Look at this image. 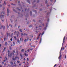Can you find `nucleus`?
I'll list each match as a JSON object with an SVG mask.
<instances>
[{
	"label": "nucleus",
	"instance_id": "nucleus-36",
	"mask_svg": "<svg viewBox=\"0 0 67 67\" xmlns=\"http://www.w3.org/2000/svg\"><path fill=\"white\" fill-rule=\"evenodd\" d=\"M29 23H30V22H29V21H28L27 23V24H29Z\"/></svg>",
	"mask_w": 67,
	"mask_h": 67
},
{
	"label": "nucleus",
	"instance_id": "nucleus-2",
	"mask_svg": "<svg viewBox=\"0 0 67 67\" xmlns=\"http://www.w3.org/2000/svg\"><path fill=\"white\" fill-rule=\"evenodd\" d=\"M14 8H15V7H13V11H14V12H15V13H17V11H16V10H15V9H14Z\"/></svg>",
	"mask_w": 67,
	"mask_h": 67
},
{
	"label": "nucleus",
	"instance_id": "nucleus-16",
	"mask_svg": "<svg viewBox=\"0 0 67 67\" xmlns=\"http://www.w3.org/2000/svg\"><path fill=\"white\" fill-rule=\"evenodd\" d=\"M41 41H42V38H41L40 40V42L39 44H40V43H41Z\"/></svg>",
	"mask_w": 67,
	"mask_h": 67
},
{
	"label": "nucleus",
	"instance_id": "nucleus-54",
	"mask_svg": "<svg viewBox=\"0 0 67 67\" xmlns=\"http://www.w3.org/2000/svg\"><path fill=\"white\" fill-rule=\"evenodd\" d=\"M27 61H29V59L28 58H27Z\"/></svg>",
	"mask_w": 67,
	"mask_h": 67
},
{
	"label": "nucleus",
	"instance_id": "nucleus-31",
	"mask_svg": "<svg viewBox=\"0 0 67 67\" xmlns=\"http://www.w3.org/2000/svg\"><path fill=\"white\" fill-rule=\"evenodd\" d=\"M44 34V31L42 33V35H43V34Z\"/></svg>",
	"mask_w": 67,
	"mask_h": 67
},
{
	"label": "nucleus",
	"instance_id": "nucleus-52",
	"mask_svg": "<svg viewBox=\"0 0 67 67\" xmlns=\"http://www.w3.org/2000/svg\"><path fill=\"white\" fill-rule=\"evenodd\" d=\"M5 9V8L4 7H3V10H4Z\"/></svg>",
	"mask_w": 67,
	"mask_h": 67
},
{
	"label": "nucleus",
	"instance_id": "nucleus-62",
	"mask_svg": "<svg viewBox=\"0 0 67 67\" xmlns=\"http://www.w3.org/2000/svg\"><path fill=\"white\" fill-rule=\"evenodd\" d=\"M10 63L12 64H13V62H11Z\"/></svg>",
	"mask_w": 67,
	"mask_h": 67
},
{
	"label": "nucleus",
	"instance_id": "nucleus-10",
	"mask_svg": "<svg viewBox=\"0 0 67 67\" xmlns=\"http://www.w3.org/2000/svg\"><path fill=\"white\" fill-rule=\"evenodd\" d=\"M16 9L18 10H19V11H21V10L20 9H19V7H17L16 8Z\"/></svg>",
	"mask_w": 67,
	"mask_h": 67
},
{
	"label": "nucleus",
	"instance_id": "nucleus-40",
	"mask_svg": "<svg viewBox=\"0 0 67 67\" xmlns=\"http://www.w3.org/2000/svg\"><path fill=\"white\" fill-rule=\"evenodd\" d=\"M27 51H28V52H30V49H28Z\"/></svg>",
	"mask_w": 67,
	"mask_h": 67
},
{
	"label": "nucleus",
	"instance_id": "nucleus-7",
	"mask_svg": "<svg viewBox=\"0 0 67 67\" xmlns=\"http://www.w3.org/2000/svg\"><path fill=\"white\" fill-rule=\"evenodd\" d=\"M33 12H35V13L36 14H37V12H36V11L35 10H33Z\"/></svg>",
	"mask_w": 67,
	"mask_h": 67
},
{
	"label": "nucleus",
	"instance_id": "nucleus-48",
	"mask_svg": "<svg viewBox=\"0 0 67 67\" xmlns=\"http://www.w3.org/2000/svg\"><path fill=\"white\" fill-rule=\"evenodd\" d=\"M7 42H6L5 43V45H7Z\"/></svg>",
	"mask_w": 67,
	"mask_h": 67
},
{
	"label": "nucleus",
	"instance_id": "nucleus-19",
	"mask_svg": "<svg viewBox=\"0 0 67 67\" xmlns=\"http://www.w3.org/2000/svg\"><path fill=\"white\" fill-rule=\"evenodd\" d=\"M48 25V23H46V27H47V26Z\"/></svg>",
	"mask_w": 67,
	"mask_h": 67
},
{
	"label": "nucleus",
	"instance_id": "nucleus-46",
	"mask_svg": "<svg viewBox=\"0 0 67 67\" xmlns=\"http://www.w3.org/2000/svg\"><path fill=\"white\" fill-rule=\"evenodd\" d=\"M13 66H16V64H15V65H13Z\"/></svg>",
	"mask_w": 67,
	"mask_h": 67
},
{
	"label": "nucleus",
	"instance_id": "nucleus-41",
	"mask_svg": "<svg viewBox=\"0 0 67 67\" xmlns=\"http://www.w3.org/2000/svg\"><path fill=\"white\" fill-rule=\"evenodd\" d=\"M20 2L19 1H18V3H20Z\"/></svg>",
	"mask_w": 67,
	"mask_h": 67
},
{
	"label": "nucleus",
	"instance_id": "nucleus-39",
	"mask_svg": "<svg viewBox=\"0 0 67 67\" xmlns=\"http://www.w3.org/2000/svg\"><path fill=\"white\" fill-rule=\"evenodd\" d=\"M49 19H48L47 20V22H49Z\"/></svg>",
	"mask_w": 67,
	"mask_h": 67
},
{
	"label": "nucleus",
	"instance_id": "nucleus-58",
	"mask_svg": "<svg viewBox=\"0 0 67 67\" xmlns=\"http://www.w3.org/2000/svg\"><path fill=\"white\" fill-rule=\"evenodd\" d=\"M19 34H17V37H19Z\"/></svg>",
	"mask_w": 67,
	"mask_h": 67
},
{
	"label": "nucleus",
	"instance_id": "nucleus-27",
	"mask_svg": "<svg viewBox=\"0 0 67 67\" xmlns=\"http://www.w3.org/2000/svg\"><path fill=\"white\" fill-rule=\"evenodd\" d=\"M2 27H3V26H1L0 27V29H2Z\"/></svg>",
	"mask_w": 67,
	"mask_h": 67
},
{
	"label": "nucleus",
	"instance_id": "nucleus-37",
	"mask_svg": "<svg viewBox=\"0 0 67 67\" xmlns=\"http://www.w3.org/2000/svg\"><path fill=\"white\" fill-rule=\"evenodd\" d=\"M29 37H27V39L26 40V41H29Z\"/></svg>",
	"mask_w": 67,
	"mask_h": 67
},
{
	"label": "nucleus",
	"instance_id": "nucleus-56",
	"mask_svg": "<svg viewBox=\"0 0 67 67\" xmlns=\"http://www.w3.org/2000/svg\"><path fill=\"white\" fill-rule=\"evenodd\" d=\"M41 34V33H40L39 34V35H38V36H39V37L40 36V35Z\"/></svg>",
	"mask_w": 67,
	"mask_h": 67
},
{
	"label": "nucleus",
	"instance_id": "nucleus-14",
	"mask_svg": "<svg viewBox=\"0 0 67 67\" xmlns=\"http://www.w3.org/2000/svg\"><path fill=\"white\" fill-rule=\"evenodd\" d=\"M9 49H10V50H12V47H11V46H10L9 47Z\"/></svg>",
	"mask_w": 67,
	"mask_h": 67
},
{
	"label": "nucleus",
	"instance_id": "nucleus-42",
	"mask_svg": "<svg viewBox=\"0 0 67 67\" xmlns=\"http://www.w3.org/2000/svg\"><path fill=\"white\" fill-rule=\"evenodd\" d=\"M26 39H25L24 41V42L25 43L26 42Z\"/></svg>",
	"mask_w": 67,
	"mask_h": 67
},
{
	"label": "nucleus",
	"instance_id": "nucleus-51",
	"mask_svg": "<svg viewBox=\"0 0 67 67\" xmlns=\"http://www.w3.org/2000/svg\"><path fill=\"white\" fill-rule=\"evenodd\" d=\"M13 45H15V43L14 42H13Z\"/></svg>",
	"mask_w": 67,
	"mask_h": 67
},
{
	"label": "nucleus",
	"instance_id": "nucleus-28",
	"mask_svg": "<svg viewBox=\"0 0 67 67\" xmlns=\"http://www.w3.org/2000/svg\"><path fill=\"white\" fill-rule=\"evenodd\" d=\"M10 21H11V22L12 23V22H13V20H12V19H10Z\"/></svg>",
	"mask_w": 67,
	"mask_h": 67
},
{
	"label": "nucleus",
	"instance_id": "nucleus-18",
	"mask_svg": "<svg viewBox=\"0 0 67 67\" xmlns=\"http://www.w3.org/2000/svg\"><path fill=\"white\" fill-rule=\"evenodd\" d=\"M29 27H32V25H29Z\"/></svg>",
	"mask_w": 67,
	"mask_h": 67
},
{
	"label": "nucleus",
	"instance_id": "nucleus-17",
	"mask_svg": "<svg viewBox=\"0 0 67 67\" xmlns=\"http://www.w3.org/2000/svg\"><path fill=\"white\" fill-rule=\"evenodd\" d=\"M16 34V31H15V32H14V35H15Z\"/></svg>",
	"mask_w": 67,
	"mask_h": 67
},
{
	"label": "nucleus",
	"instance_id": "nucleus-61",
	"mask_svg": "<svg viewBox=\"0 0 67 67\" xmlns=\"http://www.w3.org/2000/svg\"><path fill=\"white\" fill-rule=\"evenodd\" d=\"M36 0H34V2H36Z\"/></svg>",
	"mask_w": 67,
	"mask_h": 67
},
{
	"label": "nucleus",
	"instance_id": "nucleus-1",
	"mask_svg": "<svg viewBox=\"0 0 67 67\" xmlns=\"http://www.w3.org/2000/svg\"><path fill=\"white\" fill-rule=\"evenodd\" d=\"M0 18L1 19H2V18H4V15L3 14H4V12H2L1 13Z\"/></svg>",
	"mask_w": 67,
	"mask_h": 67
},
{
	"label": "nucleus",
	"instance_id": "nucleus-43",
	"mask_svg": "<svg viewBox=\"0 0 67 67\" xmlns=\"http://www.w3.org/2000/svg\"><path fill=\"white\" fill-rule=\"evenodd\" d=\"M7 58H5V60H7Z\"/></svg>",
	"mask_w": 67,
	"mask_h": 67
},
{
	"label": "nucleus",
	"instance_id": "nucleus-35",
	"mask_svg": "<svg viewBox=\"0 0 67 67\" xmlns=\"http://www.w3.org/2000/svg\"><path fill=\"white\" fill-rule=\"evenodd\" d=\"M1 34L2 35V36H3V34H2V33L1 32Z\"/></svg>",
	"mask_w": 67,
	"mask_h": 67
},
{
	"label": "nucleus",
	"instance_id": "nucleus-44",
	"mask_svg": "<svg viewBox=\"0 0 67 67\" xmlns=\"http://www.w3.org/2000/svg\"><path fill=\"white\" fill-rule=\"evenodd\" d=\"M26 35V33H25L24 34H23L24 36H25V35Z\"/></svg>",
	"mask_w": 67,
	"mask_h": 67
},
{
	"label": "nucleus",
	"instance_id": "nucleus-47",
	"mask_svg": "<svg viewBox=\"0 0 67 67\" xmlns=\"http://www.w3.org/2000/svg\"><path fill=\"white\" fill-rule=\"evenodd\" d=\"M4 51H5V50L3 49V52H2V53H3V52H4Z\"/></svg>",
	"mask_w": 67,
	"mask_h": 67
},
{
	"label": "nucleus",
	"instance_id": "nucleus-15",
	"mask_svg": "<svg viewBox=\"0 0 67 67\" xmlns=\"http://www.w3.org/2000/svg\"><path fill=\"white\" fill-rule=\"evenodd\" d=\"M27 2H28V3H29V4H30V1H29V0H27Z\"/></svg>",
	"mask_w": 67,
	"mask_h": 67
},
{
	"label": "nucleus",
	"instance_id": "nucleus-6",
	"mask_svg": "<svg viewBox=\"0 0 67 67\" xmlns=\"http://www.w3.org/2000/svg\"><path fill=\"white\" fill-rule=\"evenodd\" d=\"M20 56H21V59H22V58H23V56H22V55L21 54H20Z\"/></svg>",
	"mask_w": 67,
	"mask_h": 67
},
{
	"label": "nucleus",
	"instance_id": "nucleus-32",
	"mask_svg": "<svg viewBox=\"0 0 67 67\" xmlns=\"http://www.w3.org/2000/svg\"><path fill=\"white\" fill-rule=\"evenodd\" d=\"M16 53H17V55H18L19 52L18 51H16Z\"/></svg>",
	"mask_w": 67,
	"mask_h": 67
},
{
	"label": "nucleus",
	"instance_id": "nucleus-25",
	"mask_svg": "<svg viewBox=\"0 0 67 67\" xmlns=\"http://www.w3.org/2000/svg\"><path fill=\"white\" fill-rule=\"evenodd\" d=\"M44 30H46V27H45L43 29Z\"/></svg>",
	"mask_w": 67,
	"mask_h": 67
},
{
	"label": "nucleus",
	"instance_id": "nucleus-9",
	"mask_svg": "<svg viewBox=\"0 0 67 67\" xmlns=\"http://www.w3.org/2000/svg\"><path fill=\"white\" fill-rule=\"evenodd\" d=\"M20 40L21 42H23V38L21 37L20 38Z\"/></svg>",
	"mask_w": 67,
	"mask_h": 67
},
{
	"label": "nucleus",
	"instance_id": "nucleus-13",
	"mask_svg": "<svg viewBox=\"0 0 67 67\" xmlns=\"http://www.w3.org/2000/svg\"><path fill=\"white\" fill-rule=\"evenodd\" d=\"M19 31L21 32H23V31L22 30V29H19Z\"/></svg>",
	"mask_w": 67,
	"mask_h": 67
},
{
	"label": "nucleus",
	"instance_id": "nucleus-50",
	"mask_svg": "<svg viewBox=\"0 0 67 67\" xmlns=\"http://www.w3.org/2000/svg\"><path fill=\"white\" fill-rule=\"evenodd\" d=\"M17 63H20V61H17Z\"/></svg>",
	"mask_w": 67,
	"mask_h": 67
},
{
	"label": "nucleus",
	"instance_id": "nucleus-5",
	"mask_svg": "<svg viewBox=\"0 0 67 67\" xmlns=\"http://www.w3.org/2000/svg\"><path fill=\"white\" fill-rule=\"evenodd\" d=\"M6 36H4V41H5V40L6 39Z\"/></svg>",
	"mask_w": 67,
	"mask_h": 67
},
{
	"label": "nucleus",
	"instance_id": "nucleus-64",
	"mask_svg": "<svg viewBox=\"0 0 67 67\" xmlns=\"http://www.w3.org/2000/svg\"><path fill=\"white\" fill-rule=\"evenodd\" d=\"M33 21L34 22H35V20H33Z\"/></svg>",
	"mask_w": 67,
	"mask_h": 67
},
{
	"label": "nucleus",
	"instance_id": "nucleus-33",
	"mask_svg": "<svg viewBox=\"0 0 67 67\" xmlns=\"http://www.w3.org/2000/svg\"><path fill=\"white\" fill-rule=\"evenodd\" d=\"M13 60H15V58H13Z\"/></svg>",
	"mask_w": 67,
	"mask_h": 67
},
{
	"label": "nucleus",
	"instance_id": "nucleus-55",
	"mask_svg": "<svg viewBox=\"0 0 67 67\" xmlns=\"http://www.w3.org/2000/svg\"><path fill=\"white\" fill-rule=\"evenodd\" d=\"M20 25H19L18 27V28L19 29L20 28Z\"/></svg>",
	"mask_w": 67,
	"mask_h": 67
},
{
	"label": "nucleus",
	"instance_id": "nucleus-21",
	"mask_svg": "<svg viewBox=\"0 0 67 67\" xmlns=\"http://www.w3.org/2000/svg\"><path fill=\"white\" fill-rule=\"evenodd\" d=\"M30 15H31H31H32V12H31V11H30Z\"/></svg>",
	"mask_w": 67,
	"mask_h": 67
},
{
	"label": "nucleus",
	"instance_id": "nucleus-49",
	"mask_svg": "<svg viewBox=\"0 0 67 67\" xmlns=\"http://www.w3.org/2000/svg\"><path fill=\"white\" fill-rule=\"evenodd\" d=\"M60 56H62V53H60Z\"/></svg>",
	"mask_w": 67,
	"mask_h": 67
},
{
	"label": "nucleus",
	"instance_id": "nucleus-20",
	"mask_svg": "<svg viewBox=\"0 0 67 67\" xmlns=\"http://www.w3.org/2000/svg\"><path fill=\"white\" fill-rule=\"evenodd\" d=\"M14 37L15 40H16V36H14Z\"/></svg>",
	"mask_w": 67,
	"mask_h": 67
},
{
	"label": "nucleus",
	"instance_id": "nucleus-4",
	"mask_svg": "<svg viewBox=\"0 0 67 67\" xmlns=\"http://www.w3.org/2000/svg\"><path fill=\"white\" fill-rule=\"evenodd\" d=\"M9 14V9H7V15H8Z\"/></svg>",
	"mask_w": 67,
	"mask_h": 67
},
{
	"label": "nucleus",
	"instance_id": "nucleus-12",
	"mask_svg": "<svg viewBox=\"0 0 67 67\" xmlns=\"http://www.w3.org/2000/svg\"><path fill=\"white\" fill-rule=\"evenodd\" d=\"M11 5H16V4H14L13 3H11Z\"/></svg>",
	"mask_w": 67,
	"mask_h": 67
},
{
	"label": "nucleus",
	"instance_id": "nucleus-59",
	"mask_svg": "<svg viewBox=\"0 0 67 67\" xmlns=\"http://www.w3.org/2000/svg\"><path fill=\"white\" fill-rule=\"evenodd\" d=\"M18 32V34H19L20 33L18 31V32Z\"/></svg>",
	"mask_w": 67,
	"mask_h": 67
},
{
	"label": "nucleus",
	"instance_id": "nucleus-63",
	"mask_svg": "<svg viewBox=\"0 0 67 67\" xmlns=\"http://www.w3.org/2000/svg\"><path fill=\"white\" fill-rule=\"evenodd\" d=\"M39 38V36H38L37 38V40H38Z\"/></svg>",
	"mask_w": 67,
	"mask_h": 67
},
{
	"label": "nucleus",
	"instance_id": "nucleus-26",
	"mask_svg": "<svg viewBox=\"0 0 67 67\" xmlns=\"http://www.w3.org/2000/svg\"><path fill=\"white\" fill-rule=\"evenodd\" d=\"M30 51H32L33 50V48H30Z\"/></svg>",
	"mask_w": 67,
	"mask_h": 67
},
{
	"label": "nucleus",
	"instance_id": "nucleus-38",
	"mask_svg": "<svg viewBox=\"0 0 67 67\" xmlns=\"http://www.w3.org/2000/svg\"><path fill=\"white\" fill-rule=\"evenodd\" d=\"M46 3H47V1L46 0L45 1Z\"/></svg>",
	"mask_w": 67,
	"mask_h": 67
},
{
	"label": "nucleus",
	"instance_id": "nucleus-22",
	"mask_svg": "<svg viewBox=\"0 0 67 67\" xmlns=\"http://www.w3.org/2000/svg\"><path fill=\"white\" fill-rule=\"evenodd\" d=\"M13 36V33H12L11 35H10V36L11 37H12V36Z\"/></svg>",
	"mask_w": 67,
	"mask_h": 67
},
{
	"label": "nucleus",
	"instance_id": "nucleus-30",
	"mask_svg": "<svg viewBox=\"0 0 67 67\" xmlns=\"http://www.w3.org/2000/svg\"><path fill=\"white\" fill-rule=\"evenodd\" d=\"M7 29L9 28V25H7Z\"/></svg>",
	"mask_w": 67,
	"mask_h": 67
},
{
	"label": "nucleus",
	"instance_id": "nucleus-24",
	"mask_svg": "<svg viewBox=\"0 0 67 67\" xmlns=\"http://www.w3.org/2000/svg\"><path fill=\"white\" fill-rule=\"evenodd\" d=\"M23 33L21 34V35L22 37H23Z\"/></svg>",
	"mask_w": 67,
	"mask_h": 67
},
{
	"label": "nucleus",
	"instance_id": "nucleus-34",
	"mask_svg": "<svg viewBox=\"0 0 67 67\" xmlns=\"http://www.w3.org/2000/svg\"><path fill=\"white\" fill-rule=\"evenodd\" d=\"M27 64L26 65L27 66H28V65H29V63L28 62H27Z\"/></svg>",
	"mask_w": 67,
	"mask_h": 67
},
{
	"label": "nucleus",
	"instance_id": "nucleus-3",
	"mask_svg": "<svg viewBox=\"0 0 67 67\" xmlns=\"http://www.w3.org/2000/svg\"><path fill=\"white\" fill-rule=\"evenodd\" d=\"M65 36H64V38H63V43L62 44V46L63 45V44L64 43H65Z\"/></svg>",
	"mask_w": 67,
	"mask_h": 67
},
{
	"label": "nucleus",
	"instance_id": "nucleus-23",
	"mask_svg": "<svg viewBox=\"0 0 67 67\" xmlns=\"http://www.w3.org/2000/svg\"><path fill=\"white\" fill-rule=\"evenodd\" d=\"M24 51V49H22L21 50V52H23Z\"/></svg>",
	"mask_w": 67,
	"mask_h": 67
},
{
	"label": "nucleus",
	"instance_id": "nucleus-57",
	"mask_svg": "<svg viewBox=\"0 0 67 67\" xmlns=\"http://www.w3.org/2000/svg\"><path fill=\"white\" fill-rule=\"evenodd\" d=\"M6 49V48L5 47H4V50H5V49Z\"/></svg>",
	"mask_w": 67,
	"mask_h": 67
},
{
	"label": "nucleus",
	"instance_id": "nucleus-29",
	"mask_svg": "<svg viewBox=\"0 0 67 67\" xmlns=\"http://www.w3.org/2000/svg\"><path fill=\"white\" fill-rule=\"evenodd\" d=\"M2 4H0V8H1V7H2Z\"/></svg>",
	"mask_w": 67,
	"mask_h": 67
},
{
	"label": "nucleus",
	"instance_id": "nucleus-45",
	"mask_svg": "<svg viewBox=\"0 0 67 67\" xmlns=\"http://www.w3.org/2000/svg\"><path fill=\"white\" fill-rule=\"evenodd\" d=\"M13 52L14 53H15V50H14Z\"/></svg>",
	"mask_w": 67,
	"mask_h": 67
},
{
	"label": "nucleus",
	"instance_id": "nucleus-11",
	"mask_svg": "<svg viewBox=\"0 0 67 67\" xmlns=\"http://www.w3.org/2000/svg\"><path fill=\"white\" fill-rule=\"evenodd\" d=\"M3 30L4 31V30L5 29V26H4V25L3 27Z\"/></svg>",
	"mask_w": 67,
	"mask_h": 67
},
{
	"label": "nucleus",
	"instance_id": "nucleus-53",
	"mask_svg": "<svg viewBox=\"0 0 67 67\" xmlns=\"http://www.w3.org/2000/svg\"><path fill=\"white\" fill-rule=\"evenodd\" d=\"M10 41H12V38H11L10 39Z\"/></svg>",
	"mask_w": 67,
	"mask_h": 67
},
{
	"label": "nucleus",
	"instance_id": "nucleus-8",
	"mask_svg": "<svg viewBox=\"0 0 67 67\" xmlns=\"http://www.w3.org/2000/svg\"><path fill=\"white\" fill-rule=\"evenodd\" d=\"M62 56L61 55H60L59 57V60L61 59V57H62Z\"/></svg>",
	"mask_w": 67,
	"mask_h": 67
},
{
	"label": "nucleus",
	"instance_id": "nucleus-60",
	"mask_svg": "<svg viewBox=\"0 0 67 67\" xmlns=\"http://www.w3.org/2000/svg\"><path fill=\"white\" fill-rule=\"evenodd\" d=\"M16 26V24H15V26Z\"/></svg>",
	"mask_w": 67,
	"mask_h": 67
}]
</instances>
